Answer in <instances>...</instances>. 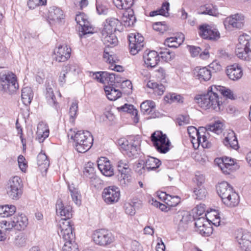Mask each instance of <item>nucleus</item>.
Wrapping results in <instances>:
<instances>
[{"mask_svg":"<svg viewBox=\"0 0 251 251\" xmlns=\"http://www.w3.org/2000/svg\"><path fill=\"white\" fill-rule=\"evenodd\" d=\"M215 85L210 87L207 93L196 98L199 105L203 109L212 108L217 112L221 111L224 108L222 98H220Z\"/></svg>","mask_w":251,"mask_h":251,"instance_id":"1","label":"nucleus"},{"mask_svg":"<svg viewBox=\"0 0 251 251\" xmlns=\"http://www.w3.org/2000/svg\"><path fill=\"white\" fill-rule=\"evenodd\" d=\"M122 153L130 158H136L140 151L139 138L129 136L119 139L116 142Z\"/></svg>","mask_w":251,"mask_h":251,"instance_id":"2","label":"nucleus"},{"mask_svg":"<svg viewBox=\"0 0 251 251\" xmlns=\"http://www.w3.org/2000/svg\"><path fill=\"white\" fill-rule=\"evenodd\" d=\"M28 224V218L23 213H19L10 219L2 220L0 222L1 228L8 231L13 230H24L26 228Z\"/></svg>","mask_w":251,"mask_h":251,"instance_id":"3","label":"nucleus"},{"mask_svg":"<svg viewBox=\"0 0 251 251\" xmlns=\"http://www.w3.org/2000/svg\"><path fill=\"white\" fill-rule=\"evenodd\" d=\"M74 141L75 149L80 153H85L91 149L93 144V137L88 131H78L75 134Z\"/></svg>","mask_w":251,"mask_h":251,"instance_id":"4","label":"nucleus"},{"mask_svg":"<svg viewBox=\"0 0 251 251\" xmlns=\"http://www.w3.org/2000/svg\"><path fill=\"white\" fill-rule=\"evenodd\" d=\"M69 196L63 195L57 200L56 203V212L61 217V219L70 220L73 218V210L70 205Z\"/></svg>","mask_w":251,"mask_h":251,"instance_id":"5","label":"nucleus"},{"mask_svg":"<svg viewBox=\"0 0 251 251\" xmlns=\"http://www.w3.org/2000/svg\"><path fill=\"white\" fill-rule=\"evenodd\" d=\"M151 140L157 151L165 153L170 150L171 143L166 134L160 131H156L151 135Z\"/></svg>","mask_w":251,"mask_h":251,"instance_id":"6","label":"nucleus"},{"mask_svg":"<svg viewBox=\"0 0 251 251\" xmlns=\"http://www.w3.org/2000/svg\"><path fill=\"white\" fill-rule=\"evenodd\" d=\"M0 83L3 89L9 93L15 92L19 87L16 75L10 72L0 75Z\"/></svg>","mask_w":251,"mask_h":251,"instance_id":"7","label":"nucleus"},{"mask_svg":"<svg viewBox=\"0 0 251 251\" xmlns=\"http://www.w3.org/2000/svg\"><path fill=\"white\" fill-rule=\"evenodd\" d=\"M122 83V86L126 85L128 88L131 89L132 83L129 80L124 81L119 75L111 73V101L116 100L121 98L122 93L115 87H117Z\"/></svg>","mask_w":251,"mask_h":251,"instance_id":"8","label":"nucleus"},{"mask_svg":"<svg viewBox=\"0 0 251 251\" xmlns=\"http://www.w3.org/2000/svg\"><path fill=\"white\" fill-rule=\"evenodd\" d=\"M71 48L65 44L56 46L52 52V58L57 62H65L68 61L72 54Z\"/></svg>","mask_w":251,"mask_h":251,"instance_id":"9","label":"nucleus"},{"mask_svg":"<svg viewBox=\"0 0 251 251\" xmlns=\"http://www.w3.org/2000/svg\"><path fill=\"white\" fill-rule=\"evenodd\" d=\"M22 180L18 176L11 178L8 183L6 190L9 197L13 200H18L22 195Z\"/></svg>","mask_w":251,"mask_h":251,"instance_id":"10","label":"nucleus"},{"mask_svg":"<svg viewBox=\"0 0 251 251\" xmlns=\"http://www.w3.org/2000/svg\"><path fill=\"white\" fill-rule=\"evenodd\" d=\"M74 223L68 219H61L59 221L60 236L64 240H73L75 238Z\"/></svg>","mask_w":251,"mask_h":251,"instance_id":"11","label":"nucleus"},{"mask_svg":"<svg viewBox=\"0 0 251 251\" xmlns=\"http://www.w3.org/2000/svg\"><path fill=\"white\" fill-rule=\"evenodd\" d=\"M120 176L119 180L122 186L126 185L130 177L131 169L129 168L128 162L126 159H121L116 164Z\"/></svg>","mask_w":251,"mask_h":251,"instance_id":"12","label":"nucleus"},{"mask_svg":"<svg viewBox=\"0 0 251 251\" xmlns=\"http://www.w3.org/2000/svg\"><path fill=\"white\" fill-rule=\"evenodd\" d=\"M236 241L244 251H251V233L245 230H238L236 233Z\"/></svg>","mask_w":251,"mask_h":251,"instance_id":"13","label":"nucleus"},{"mask_svg":"<svg viewBox=\"0 0 251 251\" xmlns=\"http://www.w3.org/2000/svg\"><path fill=\"white\" fill-rule=\"evenodd\" d=\"M199 35L204 39L217 40L220 37L218 29L211 25L204 24L199 26Z\"/></svg>","mask_w":251,"mask_h":251,"instance_id":"14","label":"nucleus"},{"mask_svg":"<svg viewBox=\"0 0 251 251\" xmlns=\"http://www.w3.org/2000/svg\"><path fill=\"white\" fill-rule=\"evenodd\" d=\"M244 16L242 14H235L225 18L223 23L227 30H230L232 27L240 29L244 25Z\"/></svg>","mask_w":251,"mask_h":251,"instance_id":"15","label":"nucleus"},{"mask_svg":"<svg viewBox=\"0 0 251 251\" xmlns=\"http://www.w3.org/2000/svg\"><path fill=\"white\" fill-rule=\"evenodd\" d=\"M110 20L108 19H106L102 25V27L101 28V39L103 43L105 45L106 48L104 50L103 53V58L105 61L108 63H110V54L109 51V45L108 43L110 42Z\"/></svg>","mask_w":251,"mask_h":251,"instance_id":"16","label":"nucleus"},{"mask_svg":"<svg viewBox=\"0 0 251 251\" xmlns=\"http://www.w3.org/2000/svg\"><path fill=\"white\" fill-rule=\"evenodd\" d=\"M75 21L80 26L79 32L80 36L94 33V28L90 25L87 16L84 13H79L75 17Z\"/></svg>","mask_w":251,"mask_h":251,"instance_id":"17","label":"nucleus"},{"mask_svg":"<svg viewBox=\"0 0 251 251\" xmlns=\"http://www.w3.org/2000/svg\"><path fill=\"white\" fill-rule=\"evenodd\" d=\"M129 47L130 53L136 54L144 46V37L139 33H130L128 35Z\"/></svg>","mask_w":251,"mask_h":251,"instance_id":"18","label":"nucleus"},{"mask_svg":"<svg viewBox=\"0 0 251 251\" xmlns=\"http://www.w3.org/2000/svg\"><path fill=\"white\" fill-rule=\"evenodd\" d=\"M65 14L59 7L52 6L50 7L47 15V20L51 25L62 24L64 22Z\"/></svg>","mask_w":251,"mask_h":251,"instance_id":"19","label":"nucleus"},{"mask_svg":"<svg viewBox=\"0 0 251 251\" xmlns=\"http://www.w3.org/2000/svg\"><path fill=\"white\" fill-rule=\"evenodd\" d=\"M160 164V161L158 159L150 157L145 161L141 160L138 163L136 171L141 174L144 173L146 169L150 171L158 168Z\"/></svg>","mask_w":251,"mask_h":251,"instance_id":"20","label":"nucleus"},{"mask_svg":"<svg viewBox=\"0 0 251 251\" xmlns=\"http://www.w3.org/2000/svg\"><path fill=\"white\" fill-rule=\"evenodd\" d=\"M215 161L219 167L225 174H229L235 169V161L230 158L225 157L222 158H218L216 159Z\"/></svg>","mask_w":251,"mask_h":251,"instance_id":"21","label":"nucleus"},{"mask_svg":"<svg viewBox=\"0 0 251 251\" xmlns=\"http://www.w3.org/2000/svg\"><path fill=\"white\" fill-rule=\"evenodd\" d=\"M226 71L228 77L233 81L238 80L243 75L241 67L237 63L227 66Z\"/></svg>","mask_w":251,"mask_h":251,"instance_id":"22","label":"nucleus"},{"mask_svg":"<svg viewBox=\"0 0 251 251\" xmlns=\"http://www.w3.org/2000/svg\"><path fill=\"white\" fill-rule=\"evenodd\" d=\"M93 238L96 244L105 246L110 240L109 231L103 229L96 230L93 233Z\"/></svg>","mask_w":251,"mask_h":251,"instance_id":"23","label":"nucleus"},{"mask_svg":"<svg viewBox=\"0 0 251 251\" xmlns=\"http://www.w3.org/2000/svg\"><path fill=\"white\" fill-rule=\"evenodd\" d=\"M141 110L144 114L149 115L150 118H155L158 117V113L155 111V104L152 100H146L140 105Z\"/></svg>","mask_w":251,"mask_h":251,"instance_id":"24","label":"nucleus"},{"mask_svg":"<svg viewBox=\"0 0 251 251\" xmlns=\"http://www.w3.org/2000/svg\"><path fill=\"white\" fill-rule=\"evenodd\" d=\"M217 191L222 200H225L226 198H228L230 194L235 196L233 194L234 191L233 188L227 182L224 181L219 183L217 186Z\"/></svg>","mask_w":251,"mask_h":251,"instance_id":"25","label":"nucleus"},{"mask_svg":"<svg viewBox=\"0 0 251 251\" xmlns=\"http://www.w3.org/2000/svg\"><path fill=\"white\" fill-rule=\"evenodd\" d=\"M175 220L178 222V227L181 230L187 227L188 223L191 220V216L188 211H179L175 217Z\"/></svg>","mask_w":251,"mask_h":251,"instance_id":"26","label":"nucleus"},{"mask_svg":"<svg viewBox=\"0 0 251 251\" xmlns=\"http://www.w3.org/2000/svg\"><path fill=\"white\" fill-rule=\"evenodd\" d=\"M209 133L206 130H202L196 139L192 140V143L195 149H198L201 145L203 148L209 147V142L207 140V135Z\"/></svg>","mask_w":251,"mask_h":251,"instance_id":"27","label":"nucleus"},{"mask_svg":"<svg viewBox=\"0 0 251 251\" xmlns=\"http://www.w3.org/2000/svg\"><path fill=\"white\" fill-rule=\"evenodd\" d=\"M194 75L201 82L207 81L211 77V71L206 67H196L194 70Z\"/></svg>","mask_w":251,"mask_h":251,"instance_id":"28","label":"nucleus"},{"mask_svg":"<svg viewBox=\"0 0 251 251\" xmlns=\"http://www.w3.org/2000/svg\"><path fill=\"white\" fill-rule=\"evenodd\" d=\"M144 62L148 67L153 68L157 64L159 60V55L157 52L152 50L144 55Z\"/></svg>","mask_w":251,"mask_h":251,"instance_id":"29","label":"nucleus"},{"mask_svg":"<svg viewBox=\"0 0 251 251\" xmlns=\"http://www.w3.org/2000/svg\"><path fill=\"white\" fill-rule=\"evenodd\" d=\"M223 142L226 146L230 147L235 150H237L239 147L237 137L235 136V133L233 131L231 130H229L227 131Z\"/></svg>","mask_w":251,"mask_h":251,"instance_id":"30","label":"nucleus"},{"mask_svg":"<svg viewBox=\"0 0 251 251\" xmlns=\"http://www.w3.org/2000/svg\"><path fill=\"white\" fill-rule=\"evenodd\" d=\"M50 130L48 126L44 123H40L37 126L36 132L37 139L39 142H43L49 135Z\"/></svg>","mask_w":251,"mask_h":251,"instance_id":"31","label":"nucleus"},{"mask_svg":"<svg viewBox=\"0 0 251 251\" xmlns=\"http://www.w3.org/2000/svg\"><path fill=\"white\" fill-rule=\"evenodd\" d=\"M98 167L100 172L106 176H110V162L104 157L98 160Z\"/></svg>","mask_w":251,"mask_h":251,"instance_id":"32","label":"nucleus"},{"mask_svg":"<svg viewBox=\"0 0 251 251\" xmlns=\"http://www.w3.org/2000/svg\"><path fill=\"white\" fill-rule=\"evenodd\" d=\"M116 108L119 111L126 112L131 114L133 116L132 118L133 119L134 123L135 124L138 123L139 117L138 116V111L137 109L134 108L133 105L125 103L123 105L120 106H118Z\"/></svg>","mask_w":251,"mask_h":251,"instance_id":"33","label":"nucleus"},{"mask_svg":"<svg viewBox=\"0 0 251 251\" xmlns=\"http://www.w3.org/2000/svg\"><path fill=\"white\" fill-rule=\"evenodd\" d=\"M37 162L41 171H47L50 165V161L45 153L41 152L38 154L37 157Z\"/></svg>","mask_w":251,"mask_h":251,"instance_id":"34","label":"nucleus"},{"mask_svg":"<svg viewBox=\"0 0 251 251\" xmlns=\"http://www.w3.org/2000/svg\"><path fill=\"white\" fill-rule=\"evenodd\" d=\"M136 18L132 9H128L123 13L122 22L125 26H130L134 25Z\"/></svg>","mask_w":251,"mask_h":251,"instance_id":"35","label":"nucleus"},{"mask_svg":"<svg viewBox=\"0 0 251 251\" xmlns=\"http://www.w3.org/2000/svg\"><path fill=\"white\" fill-rule=\"evenodd\" d=\"M184 40L183 35L176 37H172L167 38L164 41V45L170 48H178L183 42Z\"/></svg>","mask_w":251,"mask_h":251,"instance_id":"36","label":"nucleus"},{"mask_svg":"<svg viewBox=\"0 0 251 251\" xmlns=\"http://www.w3.org/2000/svg\"><path fill=\"white\" fill-rule=\"evenodd\" d=\"M16 207L12 204L0 205V217H9L15 214Z\"/></svg>","mask_w":251,"mask_h":251,"instance_id":"37","label":"nucleus"},{"mask_svg":"<svg viewBox=\"0 0 251 251\" xmlns=\"http://www.w3.org/2000/svg\"><path fill=\"white\" fill-rule=\"evenodd\" d=\"M235 53L240 59L244 60L251 59V50L250 48L236 47Z\"/></svg>","mask_w":251,"mask_h":251,"instance_id":"38","label":"nucleus"},{"mask_svg":"<svg viewBox=\"0 0 251 251\" xmlns=\"http://www.w3.org/2000/svg\"><path fill=\"white\" fill-rule=\"evenodd\" d=\"M33 93L29 87H25L22 90L21 98L23 103L26 105L29 104L32 100Z\"/></svg>","mask_w":251,"mask_h":251,"instance_id":"39","label":"nucleus"},{"mask_svg":"<svg viewBox=\"0 0 251 251\" xmlns=\"http://www.w3.org/2000/svg\"><path fill=\"white\" fill-rule=\"evenodd\" d=\"M198 12L200 14H208L214 16H216L218 14L217 8L212 4L201 6Z\"/></svg>","mask_w":251,"mask_h":251,"instance_id":"40","label":"nucleus"},{"mask_svg":"<svg viewBox=\"0 0 251 251\" xmlns=\"http://www.w3.org/2000/svg\"><path fill=\"white\" fill-rule=\"evenodd\" d=\"M78 103L77 100H74L72 102L69 110V121L72 125L75 124V120L78 113Z\"/></svg>","mask_w":251,"mask_h":251,"instance_id":"41","label":"nucleus"},{"mask_svg":"<svg viewBox=\"0 0 251 251\" xmlns=\"http://www.w3.org/2000/svg\"><path fill=\"white\" fill-rule=\"evenodd\" d=\"M235 196L230 194L228 198L223 200V203L228 207H234L238 205L239 202V197L237 193L235 191L233 192Z\"/></svg>","mask_w":251,"mask_h":251,"instance_id":"42","label":"nucleus"},{"mask_svg":"<svg viewBox=\"0 0 251 251\" xmlns=\"http://www.w3.org/2000/svg\"><path fill=\"white\" fill-rule=\"evenodd\" d=\"M70 195L73 201L77 205H80L81 203V195L78 189L73 186H68Z\"/></svg>","mask_w":251,"mask_h":251,"instance_id":"43","label":"nucleus"},{"mask_svg":"<svg viewBox=\"0 0 251 251\" xmlns=\"http://www.w3.org/2000/svg\"><path fill=\"white\" fill-rule=\"evenodd\" d=\"M194 197L198 200L205 199L207 195V192L202 185H198L194 189Z\"/></svg>","mask_w":251,"mask_h":251,"instance_id":"44","label":"nucleus"},{"mask_svg":"<svg viewBox=\"0 0 251 251\" xmlns=\"http://www.w3.org/2000/svg\"><path fill=\"white\" fill-rule=\"evenodd\" d=\"M95 79L100 83L104 84H109L110 81V74L106 72H97L93 73Z\"/></svg>","mask_w":251,"mask_h":251,"instance_id":"45","label":"nucleus"},{"mask_svg":"<svg viewBox=\"0 0 251 251\" xmlns=\"http://www.w3.org/2000/svg\"><path fill=\"white\" fill-rule=\"evenodd\" d=\"M170 4L168 2H164L162 4V7L160 9L153 11L150 12V15L151 17H153L157 15H162L165 17L169 16Z\"/></svg>","mask_w":251,"mask_h":251,"instance_id":"46","label":"nucleus"},{"mask_svg":"<svg viewBox=\"0 0 251 251\" xmlns=\"http://www.w3.org/2000/svg\"><path fill=\"white\" fill-rule=\"evenodd\" d=\"M251 45V37L247 34H243L238 38V43L236 45L238 48H250Z\"/></svg>","mask_w":251,"mask_h":251,"instance_id":"47","label":"nucleus"},{"mask_svg":"<svg viewBox=\"0 0 251 251\" xmlns=\"http://www.w3.org/2000/svg\"><path fill=\"white\" fill-rule=\"evenodd\" d=\"M134 0H113L115 5L119 9L128 10L133 4Z\"/></svg>","mask_w":251,"mask_h":251,"instance_id":"48","label":"nucleus"},{"mask_svg":"<svg viewBox=\"0 0 251 251\" xmlns=\"http://www.w3.org/2000/svg\"><path fill=\"white\" fill-rule=\"evenodd\" d=\"M147 87L154 90V93L158 95H162L164 91L165 87L161 84H158L153 80H150L147 84Z\"/></svg>","mask_w":251,"mask_h":251,"instance_id":"49","label":"nucleus"},{"mask_svg":"<svg viewBox=\"0 0 251 251\" xmlns=\"http://www.w3.org/2000/svg\"><path fill=\"white\" fill-rule=\"evenodd\" d=\"M46 98L48 102L54 106L55 108H57L58 107V102L56 100L55 96L54 94L52 89L51 87H49L47 88V92L46 94Z\"/></svg>","mask_w":251,"mask_h":251,"instance_id":"50","label":"nucleus"},{"mask_svg":"<svg viewBox=\"0 0 251 251\" xmlns=\"http://www.w3.org/2000/svg\"><path fill=\"white\" fill-rule=\"evenodd\" d=\"M27 242V237L26 235L23 232H21L16 236L14 243L17 247L21 248L25 246Z\"/></svg>","mask_w":251,"mask_h":251,"instance_id":"51","label":"nucleus"},{"mask_svg":"<svg viewBox=\"0 0 251 251\" xmlns=\"http://www.w3.org/2000/svg\"><path fill=\"white\" fill-rule=\"evenodd\" d=\"M223 124L221 122L217 121L214 124L208 125L205 128V130L212 131L217 134L222 132Z\"/></svg>","mask_w":251,"mask_h":251,"instance_id":"52","label":"nucleus"},{"mask_svg":"<svg viewBox=\"0 0 251 251\" xmlns=\"http://www.w3.org/2000/svg\"><path fill=\"white\" fill-rule=\"evenodd\" d=\"M215 87L217 88L216 90L218 93V95L221 94L227 98L230 99H234L233 92L230 89L220 85H215Z\"/></svg>","mask_w":251,"mask_h":251,"instance_id":"53","label":"nucleus"},{"mask_svg":"<svg viewBox=\"0 0 251 251\" xmlns=\"http://www.w3.org/2000/svg\"><path fill=\"white\" fill-rule=\"evenodd\" d=\"M62 251H78V245L73 240H65Z\"/></svg>","mask_w":251,"mask_h":251,"instance_id":"54","label":"nucleus"},{"mask_svg":"<svg viewBox=\"0 0 251 251\" xmlns=\"http://www.w3.org/2000/svg\"><path fill=\"white\" fill-rule=\"evenodd\" d=\"M19 168L20 170L24 173L27 172L28 165V162L23 155H20L17 159Z\"/></svg>","mask_w":251,"mask_h":251,"instance_id":"55","label":"nucleus"},{"mask_svg":"<svg viewBox=\"0 0 251 251\" xmlns=\"http://www.w3.org/2000/svg\"><path fill=\"white\" fill-rule=\"evenodd\" d=\"M160 57L165 61L168 62L172 60L175 57V54L174 52H171L168 49L162 50L159 51Z\"/></svg>","mask_w":251,"mask_h":251,"instance_id":"56","label":"nucleus"},{"mask_svg":"<svg viewBox=\"0 0 251 251\" xmlns=\"http://www.w3.org/2000/svg\"><path fill=\"white\" fill-rule=\"evenodd\" d=\"M202 130H205V128L201 127L199 129H197L194 126H189L187 128V131L190 137L191 138V141H192V140H193V139H196Z\"/></svg>","mask_w":251,"mask_h":251,"instance_id":"57","label":"nucleus"},{"mask_svg":"<svg viewBox=\"0 0 251 251\" xmlns=\"http://www.w3.org/2000/svg\"><path fill=\"white\" fill-rule=\"evenodd\" d=\"M136 202L133 201L126 202L124 204V208L126 213L130 215H134L135 214V204Z\"/></svg>","mask_w":251,"mask_h":251,"instance_id":"58","label":"nucleus"},{"mask_svg":"<svg viewBox=\"0 0 251 251\" xmlns=\"http://www.w3.org/2000/svg\"><path fill=\"white\" fill-rule=\"evenodd\" d=\"M180 201V199L178 196H168L165 199V203L169 207L176 206Z\"/></svg>","mask_w":251,"mask_h":251,"instance_id":"59","label":"nucleus"},{"mask_svg":"<svg viewBox=\"0 0 251 251\" xmlns=\"http://www.w3.org/2000/svg\"><path fill=\"white\" fill-rule=\"evenodd\" d=\"M120 189L116 186H112L111 188V203L117 202L120 198Z\"/></svg>","mask_w":251,"mask_h":251,"instance_id":"60","label":"nucleus"},{"mask_svg":"<svg viewBox=\"0 0 251 251\" xmlns=\"http://www.w3.org/2000/svg\"><path fill=\"white\" fill-rule=\"evenodd\" d=\"M206 226H201L200 228L197 229V231L201 235L205 236H208L212 233L213 229L211 226H210V223L208 222V224H205Z\"/></svg>","mask_w":251,"mask_h":251,"instance_id":"61","label":"nucleus"},{"mask_svg":"<svg viewBox=\"0 0 251 251\" xmlns=\"http://www.w3.org/2000/svg\"><path fill=\"white\" fill-rule=\"evenodd\" d=\"M113 29L114 32L116 31L121 32L123 29L122 23L117 19L111 18V30Z\"/></svg>","mask_w":251,"mask_h":251,"instance_id":"62","label":"nucleus"},{"mask_svg":"<svg viewBox=\"0 0 251 251\" xmlns=\"http://www.w3.org/2000/svg\"><path fill=\"white\" fill-rule=\"evenodd\" d=\"M153 28L154 30L163 33L168 29V26L165 23L157 22L153 25Z\"/></svg>","mask_w":251,"mask_h":251,"instance_id":"63","label":"nucleus"},{"mask_svg":"<svg viewBox=\"0 0 251 251\" xmlns=\"http://www.w3.org/2000/svg\"><path fill=\"white\" fill-rule=\"evenodd\" d=\"M195 219L196 221L195 225L197 229L200 228L201 226H206L205 224H208V223L209 222L206 218H205L204 217H195Z\"/></svg>","mask_w":251,"mask_h":251,"instance_id":"64","label":"nucleus"}]
</instances>
